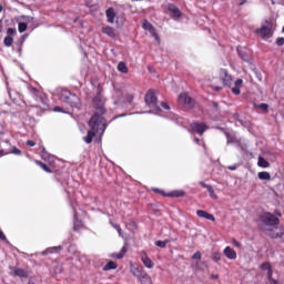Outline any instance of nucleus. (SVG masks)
Returning <instances> with one entry per match:
<instances>
[{"mask_svg":"<svg viewBox=\"0 0 284 284\" xmlns=\"http://www.w3.org/2000/svg\"><path fill=\"white\" fill-rule=\"evenodd\" d=\"M93 108L94 115L89 121V126L91 128L88 131V134L83 138V141L87 143H92L94 136H103V132H105V128H108V123L105 122V99L98 94L93 99Z\"/></svg>","mask_w":284,"mask_h":284,"instance_id":"f257e3e1","label":"nucleus"},{"mask_svg":"<svg viewBox=\"0 0 284 284\" xmlns=\"http://www.w3.org/2000/svg\"><path fill=\"white\" fill-rule=\"evenodd\" d=\"M260 221L263 223L262 230L271 236V239H281L283 236V231L278 229V220L271 213H264Z\"/></svg>","mask_w":284,"mask_h":284,"instance_id":"f03ea898","label":"nucleus"},{"mask_svg":"<svg viewBox=\"0 0 284 284\" xmlns=\"http://www.w3.org/2000/svg\"><path fill=\"white\" fill-rule=\"evenodd\" d=\"M144 101L146 104V108H149V112L152 114H161V108L159 106L156 93L153 90H150L145 97Z\"/></svg>","mask_w":284,"mask_h":284,"instance_id":"7ed1b4c3","label":"nucleus"},{"mask_svg":"<svg viewBox=\"0 0 284 284\" xmlns=\"http://www.w3.org/2000/svg\"><path fill=\"white\" fill-rule=\"evenodd\" d=\"M272 21L266 20L260 29L255 30V33L257 34V37H261V39H272Z\"/></svg>","mask_w":284,"mask_h":284,"instance_id":"20e7f679","label":"nucleus"},{"mask_svg":"<svg viewBox=\"0 0 284 284\" xmlns=\"http://www.w3.org/2000/svg\"><path fill=\"white\" fill-rule=\"evenodd\" d=\"M60 99L63 103H68L69 105H71V108H77V105H79L80 103L79 97L72 94L68 90L61 91Z\"/></svg>","mask_w":284,"mask_h":284,"instance_id":"39448f33","label":"nucleus"},{"mask_svg":"<svg viewBox=\"0 0 284 284\" xmlns=\"http://www.w3.org/2000/svg\"><path fill=\"white\" fill-rule=\"evenodd\" d=\"M178 102L180 105H184L185 108H194V100L187 92L181 93L178 98Z\"/></svg>","mask_w":284,"mask_h":284,"instance_id":"423d86ee","label":"nucleus"},{"mask_svg":"<svg viewBox=\"0 0 284 284\" xmlns=\"http://www.w3.org/2000/svg\"><path fill=\"white\" fill-rule=\"evenodd\" d=\"M142 28L143 30H146V32H150L151 37H153L158 43H161V37H159L156 29H154V26H152L150 21L143 20Z\"/></svg>","mask_w":284,"mask_h":284,"instance_id":"0eeeda50","label":"nucleus"},{"mask_svg":"<svg viewBox=\"0 0 284 284\" xmlns=\"http://www.w3.org/2000/svg\"><path fill=\"white\" fill-rule=\"evenodd\" d=\"M261 268L266 272V276L268 278L270 284H278V281L274 280L272 277V274H274V271L272 270V265L270 263H263L261 265Z\"/></svg>","mask_w":284,"mask_h":284,"instance_id":"6e6552de","label":"nucleus"},{"mask_svg":"<svg viewBox=\"0 0 284 284\" xmlns=\"http://www.w3.org/2000/svg\"><path fill=\"white\" fill-rule=\"evenodd\" d=\"M220 79L223 83V85H226L227 88H232V83H233V79L230 75V73H227V70L222 69L220 71Z\"/></svg>","mask_w":284,"mask_h":284,"instance_id":"1a4fd4ad","label":"nucleus"},{"mask_svg":"<svg viewBox=\"0 0 284 284\" xmlns=\"http://www.w3.org/2000/svg\"><path fill=\"white\" fill-rule=\"evenodd\" d=\"M22 19H23V21L19 22V24H18V30L20 33L26 32V30H28V23H32V21H34V18H32V17L23 16Z\"/></svg>","mask_w":284,"mask_h":284,"instance_id":"9d476101","label":"nucleus"},{"mask_svg":"<svg viewBox=\"0 0 284 284\" xmlns=\"http://www.w3.org/2000/svg\"><path fill=\"white\" fill-rule=\"evenodd\" d=\"M191 130H193V132H196L200 135H203V133L205 132V130H207V126L205 123L203 122H193L191 124Z\"/></svg>","mask_w":284,"mask_h":284,"instance_id":"9b49d317","label":"nucleus"},{"mask_svg":"<svg viewBox=\"0 0 284 284\" xmlns=\"http://www.w3.org/2000/svg\"><path fill=\"white\" fill-rule=\"evenodd\" d=\"M130 272L138 280L140 278V276L145 274V271H143V266H134V264H130Z\"/></svg>","mask_w":284,"mask_h":284,"instance_id":"f8f14e48","label":"nucleus"},{"mask_svg":"<svg viewBox=\"0 0 284 284\" xmlns=\"http://www.w3.org/2000/svg\"><path fill=\"white\" fill-rule=\"evenodd\" d=\"M223 254L230 261H236V251H234V248H232L231 246H226L223 251Z\"/></svg>","mask_w":284,"mask_h":284,"instance_id":"ddd939ff","label":"nucleus"},{"mask_svg":"<svg viewBox=\"0 0 284 284\" xmlns=\"http://www.w3.org/2000/svg\"><path fill=\"white\" fill-rule=\"evenodd\" d=\"M141 261L148 270H152V267H154V262H152V260L150 258V256H148V254L143 253L141 255Z\"/></svg>","mask_w":284,"mask_h":284,"instance_id":"4468645a","label":"nucleus"},{"mask_svg":"<svg viewBox=\"0 0 284 284\" xmlns=\"http://www.w3.org/2000/svg\"><path fill=\"white\" fill-rule=\"evenodd\" d=\"M169 12H171L173 19H179L181 17V10L174 4H169Z\"/></svg>","mask_w":284,"mask_h":284,"instance_id":"2eb2a0df","label":"nucleus"},{"mask_svg":"<svg viewBox=\"0 0 284 284\" xmlns=\"http://www.w3.org/2000/svg\"><path fill=\"white\" fill-rule=\"evenodd\" d=\"M106 19L109 23H114L116 20V11H114V8H110L105 11Z\"/></svg>","mask_w":284,"mask_h":284,"instance_id":"dca6fc26","label":"nucleus"},{"mask_svg":"<svg viewBox=\"0 0 284 284\" xmlns=\"http://www.w3.org/2000/svg\"><path fill=\"white\" fill-rule=\"evenodd\" d=\"M241 88H243V79H237L235 82H234V87H232V92L233 94H241Z\"/></svg>","mask_w":284,"mask_h":284,"instance_id":"f3484780","label":"nucleus"},{"mask_svg":"<svg viewBox=\"0 0 284 284\" xmlns=\"http://www.w3.org/2000/svg\"><path fill=\"white\" fill-rule=\"evenodd\" d=\"M196 215L200 216V219H206V221H215L214 215H212L203 210L196 211Z\"/></svg>","mask_w":284,"mask_h":284,"instance_id":"a211bd4d","label":"nucleus"},{"mask_svg":"<svg viewBox=\"0 0 284 284\" xmlns=\"http://www.w3.org/2000/svg\"><path fill=\"white\" fill-rule=\"evenodd\" d=\"M102 32L106 34V37H111V39H114V37H116V31L112 27H104L102 29Z\"/></svg>","mask_w":284,"mask_h":284,"instance_id":"6ab92c4d","label":"nucleus"},{"mask_svg":"<svg viewBox=\"0 0 284 284\" xmlns=\"http://www.w3.org/2000/svg\"><path fill=\"white\" fill-rule=\"evenodd\" d=\"M116 97H125L126 103H132L134 101V95L126 93L124 94L123 91H115Z\"/></svg>","mask_w":284,"mask_h":284,"instance_id":"aec40b11","label":"nucleus"},{"mask_svg":"<svg viewBox=\"0 0 284 284\" xmlns=\"http://www.w3.org/2000/svg\"><path fill=\"white\" fill-rule=\"evenodd\" d=\"M138 281H140L141 284H152V277L148 273H143Z\"/></svg>","mask_w":284,"mask_h":284,"instance_id":"412c9836","label":"nucleus"},{"mask_svg":"<svg viewBox=\"0 0 284 284\" xmlns=\"http://www.w3.org/2000/svg\"><path fill=\"white\" fill-rule=\"evenodd\" d=\"M126 252H128V246L124 245V246L121 248V251H120L119 253H114V254L112 255V257H113V258H123V256H125Z\"/></svg>","mask_w":284,"mask_h":284,"instance_id":"4be33fe9","label":"nucleus"},{"mask_svg":"<svg viewBox=\"0 0 284 284\" xmlns=\"http://www.w3.org/2000/svg\"><path fill=\"white\" fill-rule=\"evenodd\" d=\"M257 165L258 168H270V162H267V160H265L263 156H258L257 160Z\"/></svg>","mask_w":284,"mask_h":284,"instance_id":"5701e85b","label":"nucleus"},{"mask_svg":"<svg viewBox=\"0 0 284 284\" xmlns=\"http://www.w3.org/2000/svg\"><path fill=\"white\" fill-rule=\"evenodd\" d=\"M257 176L261 181H270V179H272V175L266 171L257 173Z\"/></svg>","mask_w":284,"mask_h":284,"instance_id":"b1692460","label":"nucleus"},{"mask_svg":"<svg viewBox=\"0 0 284 284\" xmlns=\"http://www.w3.org/2000/svg\"><path fill=\"white\" fill-rule=\"evenodd\" d=\"M118 71L122 74H128V64H125V62H120L118 64Z\"/></svg>","mask_w":284,"mask_h":284,"instance_id":"393cba45","label":"nucleus"},{"mask_svg":"<svg viewBox=\"0 0 284 284\" xmlns=\"http://www.w3.org/2000/svg\"><path fill=\"white\" fill-rule=\"evenodd\" d=\"M237 52H239L240 57H242L243 61H250V55H247V53H245L244 48H237Z\"/></svg>","mask_w":284,"mask_h":284,"instance_id":"a878e982","label":"nucleus"},{"mask_svg":"<svg viewBox=\"0 0 284 284\" xmlns=\"http://www.w3.org/2000/svg\"><path fill=\"white\" fill-rule=\"evenodd\" d=\"M103 270L104 272H108L110 270H116V263H114L113 261H110L103 266Z\"/></svg>","mask_w":284,"mask_h":284,"instance_id":"bb28decb","label":"nucleus"},{"mask_svg":"<svg viewBox=\"0 0 284 284\" xmlns=\"http://www.w3.org/2000/svg\"><path fill=\"white\" fill-rule=\"evenodd\" d=\"M166 196H175L176 199L181 197V196H185V192L183 191H173L170 194H166Z\"/></svg>","mask_w":284,"mask_h":284,"instance_id":"cd10ccee","label":"nucleus"},{"mask_svg":"<svg viewBox=\"0 0 284 284\" xmlns=\"http://www.w3.org/2000/svg\"><path fill=\"white\" fill-rule=\"evenodd\" d=\"M3 43L7 48H10V45H12V43H14V39H12V37L8 36L4 38Z\"/></svg>","mask_w":284,"mask_h":284,"instance_id":"c85d7f7f","label":"nucleus"},{"mask_svg":"<svg viewBox=\"0 0 284 284\" xmlns=\"http://www.w3.org/2000/svg\"><path fill=\"white\" fill-rule=\"evenodd\" d=\"M37 165H39L44 172H52L48 165L43 164L41 161H36Z\"/></svg>","mask_w":284,"mask_h":284,"instance_id":"c756f323","label":"nucleus"},{"mask_svg":"<svg viewBox=\"0 0 284 284\" xmlns=\"http://www.w3.org/2000/svg\"><path fill=\"white\" fill-rule=\"evenodd\" d=\"M212 261H214V263H219V261H221V252H214L212 254Z\"/></svg>","mask_w":284,"mask_h":284,"instance_id":"7c9ffc66","label":"nucleus"},{"mask_svg":"<svg viewBox=\"0 0 284 284\" xmlns=\"http://www.w3.org/2000/svg\"><path fill=\"white\" fill-rule=\"evenodd\" d=\"M81 227H83V223H81L79 220H77V217L74 219V224H73V229L77 230H81Z\"/></svg>","mask_w":284,"mask_h":284,"instance_id":"2f4dec72","label":"nucleus"},{"mask_svg":"<svg viewBox=\"0 0 284 284\" xmlns=\"http://www.w3.org/2000/svg\"><path fill=\"white\" fill-rule=\"evenodd\" d=\"M59 250H61V246H54V247H51V248H48L44 254H52L54 252H59Z\"/></svg>","mask_w":284,"mask_h":284,"instance_id":"473e14b6","label":"nucleus"},{"mask_svg":"<svg viewBox=\"0 0 284 284\" xmlns=\"http://www.w3.org/2000/svg\"><path fill=\"white\" fill-rule=\"evenodd\" d=\"M168 243H169L168 240H165V241H156V242H155V245H156L158 247H165V245H168Z\"/></svg>","mask_w":284,"mask_h":284,"instance_id":"72a5a7b5","label":"nucleus"},{"mask_svg":"<svg viewBox=\"0 0 284 284\" xmlns=\"http://www.w3.org/2000/svg\"><path fill=\"white\" fill-rule=\"evenodd\" d=\"M207 192L211 199H216V193H214V189L212 186H207Z\"/></svg>","mask_w":284,"mask_h":284,"instance_id":"f704fd0d","label":"nucleus"},{"mask_svg":"<svg viewBox=\"0 0 284 284\" xmlns=\"http://www.w3.org/2000/svg\"><path fill=\"white\" fill-rule=\"evenodd\" d=\"M16 276H26V272L21 268H17L14 271Z\"/></svg>","mask_w":284,"mask_h":284,"instance_id":"c9c22d12","label":"nucleus"},{"mask_svg":"<svg viewBox=\"0 0 284 284\" xmlns=\"http://www.w3.org/2000/svg\"><path fill=\"white\" fill-rule=\"evenodd\" d=\"M201 252H195L194 254H193V256H192V258L194 260V261H201Z\"/></svg>","mask_w":284,"mask_h":284,"instance_id":"e433bc0d","label":"nucleus"},{"mask_svg":"<svg viewBox=\"0 0 284 284\" xmlns=\"http://www.w3.org/2000/svg\"><path fill=\"white\" fill-rule=\"evenodd\" d=\"M12 154H16L17 156H21V150H19L17 146L12 149Z\"/></svg>","mask_w":284,"mask_h":284,"instance_id":"4c0bfd02","label":"nucleus"},{"mask_svg":"<svg viewBox=\"0 0 284 284\" xmlns=\"http://www.w3.org/2000/svg\"><path fill=\"white\" fill-rule=\"evenodd\" d=\"M257 108H258L260 110H263L264 112H267L268 105L265 104V103H262V104H258Z\"/></svg>","mask_w":284,"mask_h":284,"instance_id":"58836bf2","label":"nucleus"},{"mask_svg":"<svg viewBox=\"0 0 284 284\" xmlns=\"http://www.w3.org/2000/svg\"><path fill=\"white\" fill-rule=\"evenodd\" d=\"M276 45H284V38H277Z\"/></svg>","mask_w":284,"mask_h":284,"instance_id":"ea45409f","label":"nucleus"},{"mask_svg":"<svg viewBox=\"0 0 284 284\" xmlns=\"http://www.w3.org/2000/svg\"><path fill=\"white\" fill-rule=\"evenodd\" d=\"M113 227L116 230V232H119L120 236H123V231L121 230V226L114 225Z\"/></svg>","mask_w":284,"mask_h":284,"instance_id":"a19ab883","label":"nucleus"},{"mask_svg":"<svg viewBox=\"0 0 284 284\" xmlns=\"http://www.w3.org/2000/svg\"><path fill=\"white\" fill-rule=\"evenodd\" d=\"M27 145H29L30 148H34V145H37V143L32 140H28Z\"/></svg>","mask_w":284,"mask_h":284,"instance_id":"79ce46f5","label":"nucleus"},{"mask_svg":"<svg viewBox=\"0 0 284 284\" xmlns=\"http://www.w3.org/2000/svg\"><path fill=\"white\" fill-rule=\"evenodd\" d=\"M17 33V30L16 29H12V28H9L7 30V34H16Z\"/></svg>","mask_w":284,"mask_h":284,"instance_id":"37998d69","label":"nucleus"},{"mask_svg":"<svg viewBox=\"0 0 284 284\" xmlns=\"http://www.w3.org/2000/svg\"><path fill=\"white\" fill-rule=\"evenodd\" d=\"M30 93L33 95V97H37L39 94V91H37V89L32 88L30 89Z\"/></svg>","mask_w":284,"mask_h":284,"instance_id":"c03bdc74","label":"nucleus"},{"mask_svg":"<svg viewBox=\"0 0 284 284\" xmlns=\"http://www.w3.org/2000/svg\"><path fill=\"white\" fill-rule=\"evenodd\" d=\"M233 245H235V247H242L241 243L236 240H233Z\"/></svg>","mask_w":284,"mask_h":284,"instance_id":"a18cd8bd","label":"nucleus"},{"mask_svg":"<svg viewBox=\"0 0 284 284\" xmlns=\"http://www.w3.org/2000/svg\"><path fill=\"white\" fill-rule=\"evenodd\" d=\"M0 240L1 241H7L6 234H3L2 231H0Z\"/></svg>","mask_w":284,"mask_h":284,"instance_id":"49530a36","label":"nucleus"},{"mask_svg":"<svg viewBox=\"0 0 284 284\" xmlns=\"http://www.w3.org/2000/svg\"><path fill=\"white\" fill-rule=\"evenodd\" d=\"M162 108H164V110H170V105H168L165 102H162Z\"/></svg>","mask_w":284,"mask_h":284,"instance_id":"de8ad7c7","label":"nucleus"},{"mask_svg":"<svg viewBox=\"0 0 284 284\" xmlns=\"http://www.w3.org/2000/svg\"><path fill=\"white\" fill-rule=\"evenodd\" d=\"M200 185H202V187H205L206 190H207V187H212V186L205 184V182H200Z\"/></svg>","mask_w":284,"mask_h":284,"instance_id":"09e8293b","label":"nucleus"},{"mask_svg":"<svg viewBox=\"0 0 284 284\" xmlns=\"http://www.w3.org/2000/svg\"><path fill=\"white\" fill-rule=\"evenodd\" d=\"M53 110L54 112H63V110L60 106H55Z\"/></svg>","mask_w":284,"mask_h":284,"instance_id":"8fccbe9b","label":"nucleus"},{"mask_svg":"<svg viewBox=\"0 0 284 284\" xmlns=\"http://www.w3.org/2000/svg\"><path fill=\"white\" fill-rule=\"evenodd\" d=\"M245 3H247V0H240L239 6H245Z\"/></svg>","mask_w":284,"mask_h":284,"instance_id":"3c124183","label":"nucleus"},{"mask_svg":"<svg viewBox=\"0 0 284 284\" xmlns=\"http://www.w3.org/2000/svg\"><path fill=\"white\" fill-rule=\"evenodd\" d=\"M211 278H214V280L219 278V274H212Z\"/></svg>","mask_w":284,"mask_h":284,"instance_id":"603ef678","label":"nucleus"},{"mask_svg":"<svg viewBox=\"0 0 284 284\" xmlns=\"http://www.w3.org/2000/svg\"><path fill=\"white\" fill-rule=\"evenodd\" d=\"M215 92H220L221 87H214Z\"/></svg>","mask_w":284,"mask_h":284,"instance_id":"864d4df0","label":"nucleus"},{"mask_svg":"<svg viewBox=\"0 0 284 284\" xmlns=\"http://www.w3.org/2000/svg\"><path fill=\"white\" fill-rule=\"evenodd\" d=\"M194 141H195V143H199L200 140H199V138H195Z\"/></svg>","mask_w":284,"mask_h":284,"instance_id":"5fc2aeb1","label":"nucleus"},{"mask_svg":"<svg viewBox=\"0 0 284 284\" xmlns=\"http://www.w3.org/2000/svg\"><path fill=\"white\" fill-rule=\"evenodd\" d=\"M3 11V7L0 4V12H2Z\"/></svg>","mask_w":284,"mask_h":284,"instance_id":"6e6d98bb","label":"nucleus"},{"mask_svg":"<svg viewBox=\"0 0 284 284\" xmlns=\"http://www.w3.org/2000/svg\"><path fill=\"white\" fill-rule=\"evenodd\" d=\"M229 169H230V170H236V168H234V166H230Z\"/></svg>","mask_w":284,"mask_h":284,"instance_id":"4d7b16f0","label":"nucleus"},{"mask_svg":"<svg viewBox=\"0 0 284 284\" xmlns=\"http://www.w3.org/2000/svg\"><path fill=\"white\" fill-rule=\"evenodd\" d=\"M153 191H155V192H161V190H159V189H154Z\"/></svg>","mask_w":284,"mask_h":284,"instance_id":"13d9d810","label":"nucleus"},{"mask_svg":"<svg viewBox=\"0 0 284 284\" xmlns=\"http://www.w3.org/2000/svg\"><path fill=\"white\" fill-rule=\"evenodd\" d=\"M119 101H122V98H119Z\"/></svg>","mask_w":284,"mask_h":284,"instance_id":"bf43d9fd","label":"nucleus"},{"mask_svg":"<svg viewBox=\"0 0 284 284\" xmlns=\"http://www.w3.org/2000/svg\"><path fill=\"white\" fill-rule=\"evenodd\" d=\"M282 32H284V27H283V29H282Z\"/></svg>","mask_w":284,"mask_h":284,"instance_id":"052dcab7","label":"nucleus"}]
</instances>
